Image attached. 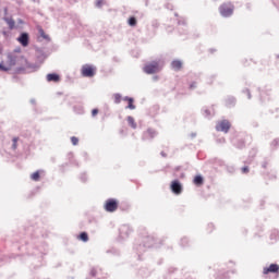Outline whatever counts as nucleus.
I'll use <instances>...</instances> for the list:
<instances>
[{
  "instance_id": "17",
  "label": "nucleus",
  "mask_w": 279,
  "mask_h": 279,
  "mask_svg": "<svg viewBox=\"0 0 279 279\" xmlns=\"http://www.w3.org/2000/svg\"><path fill=\"white\" fill-rule=\"evenodd\" d=\"M81 241H84V243H86V241H88V234L86 232L81 233L80 235Z\"/></svg>"
},
{
  "instance_id": "2",
  "label": "nucleus",
  "mask_w": 279,
  "mask_h": 279,
  "mask_svg": "<svg viewBox=\"0 0 279 279\" xmlns=\"http://www.w3.org/2000/svg\"><path fill=\"white\" fill-rule=\"evenodd\" d=\"M234 12V7L232 4H222L220 7V14L221 16H232V13Z\"/></svg>"
},
{
  "instance_id": "24",
  "label": "nucleus",
  "mask_w": 279,
  "mask_h": 279,
  "mask_svg": "<svg viewBox=\"0 0 279 279\" xmlns=\"http://www.w3.org/2000/svg\"><path fill=\"white\" fill-rule=\"evenodd\" d=\"M98 113H99V110L93 109V111H92V116H93V117H96V114H98Z\"/></svg>"
},
{
  "instance_id": "16",
  "label": "nucleus",
  "mask_w": 279,
  "mask_h": 279,
  "mask_svg": "<svg viewBox=\"0 0 279 279\" xmlns=\"http://www.w3.org/2000/svg\"><path fill=\"white\" fill-rule=\"evenodd\" d=\"M4 21L8 23L10 29H14V20H12V19H4Z\"/></svg>"
},
{
  "instance_id": "10",
  "label": "nucleus",
  "mask_w": 279,
  "mask_h": 279,
  "mask_svg": "<svg viewBox=\"0 0 279 279\" xmlns=\"http://www.w3.org/2000/svg\"><path fill=\"white\" fill-rule=\"evenodd\" d=\"M47 82H60V76L58 74H48Z\"/></svg>"
},
{
  "instance_id": "27",
  "label": "nucleus",
  "mask_w": 279,
  "mask_h": 279,
  "mask_svg": "<svg viewBox=\"0 0 279 279\" xmlns=\"http://www.w3.org/2000/svg\"><path fill=\"white\" fill-rule=\"evenodd\" d=\"M248 171H250V169L247 167L242 168L243 173H247Z\"/></svg>"
},
{
  "instance_id": "15",
  "label": "nucleus",
  "mask_w": 279,
  "mask_h": 279,
  "mask_svg": "<svg viewBox=\"0 0 279 279\" xmlns=\"http://www.w3.org/2000/svg\"><path fill=\"white\" fill-rule=\"evenodd\" d=\"M32 180H34L35 182H38V180H40V172L36 171L31 175Z\"/></svg>"
},
{
  "instance_id": "26",
  "label": "nucleus",
  "mask_w": 279,
  "mask_h": 279,
  "mask_svg": "<svg viewBox=\"0 0 279 279\" xmlns=\"http://www.w3.org/2000/svg\"><path fill=\"white\" fill-rule=\"evenodd\" d=\"M147 134H149L150 136H154V134H156V132L154 130H148Z\"/></svg>"
},
{
  "instance_id": "5",
  "label": "nucleus",
  "mask_w": 279,
  "mask_h": 279,
  "mask_svg": "<svg viewBox=\"0 0 279 279\" xmlns=\"http://www.w3.org/2000/svg\"><path fill=\"white\" fill-rule=\"evenodd\" d=\"M117 208H118L117 201H114V199L107 201V203L105 205V210H107V213H114V210H117Z\"/></svg>"
},
{
  "instance_id": "14",
  "label": "nucleus",
  "mask_w": 279,
  "mask_h": 279,
  "mask_svg": "<svg viewBox=\"0 0 279 279\" xmlns=\"http://www.w3.org/2000/svg\"><path fill=\"white\" fill-rule=\"evenodd\" d=\"M128 123L133 128V130H136V122H134V118L131 116L128 117Z\"/></svg>"
},
{
  "instance_id": "1",
  "label": "nucleus",
  "mask_w": 279,
  "mask_h": 279,
  "mask_svg": "<svg viewBox=\"0 0 279 279\" xmlns=\"http://www.w3.org/2000/svg\"><path fill=\"white\" fill-rule=\"evenodd\" d=\"M160 69H161L160 64L156 61H153L151 63H148L144 66V72H146L147 75H151L154 73H158Z\"/></svg>"
},
{
  "instance_id": "6",
  "label": "nucleus",
  "mask_w": 279,
  "mask_h": 279,
  "mask_svg": "<svg viewBox=\"0 0 279 279\" xmlns=\"http://www.w3.org/2000/svg\"><path fill=\"white\" fill-rule=\"evenodd\" d=\"M17 41L22 45V47H27V45H29V35L27 33H22L17 38Z\"/></svg>"
},
{
  "instance_id": "21",
  "label": "nucleus",
  "mask_w": 279,
  "mask_h": 279,
  "mask_svg": "<svg viewBox=\"0 0 279 279\" xmlns=\"http://www.w3.org/2000/svg\"><path fill=\"white\" fill-rule=\"evenodd\" d=\"M114 99H116V104H120L121 102V95L116 94Z\"/></svg>"
},
{
  "instance_id": "23",
  "label": "nucleus",
  "mask_w": 279,
  "mask_h": 279,
  "mask_svg": "<svg viewBox=\"0 0 279 279\" xmlns=\"http://www.w3.org/2000/svg\"><path fill=\"white\" fill-rule=\"evenodd\" d=\"M101 5H104V0H97L96 1V7L101 8Z\"/></svg>"
},
{
  "instance_id": "8",
  "label": "nucleus",
  "mask_w": 279,
  "mask_h": 279,
  "mask_svg": "<svg viewBox=\"0 0 279 279\" xmlns=\"http://www.w3.org/2000/svg\"><path fill=\"white\" fill-rule=\"evenodd\" d=\"M279 270L278 264H271L268 268H264V274H276Z\"/></svg>"
},
{
  "instance_id": "12",
  "label": "nucleus",
  "mask_w": 279,
  "mask_h": 279,
  "mask_svg": "<svg viewBox=\"0 0 279 279\" xmlns=\"http://www.w3.org/2000/svg\"><path fill=\"white\" fill-rule=\"evenodd\" d=\"M8 60H9V66H14L16 64V57L12 54H8Z\"/></svg>"
},
{
  "instance_id": "20",
  "label": "nucleus",
  "mask_w": 279,
  "mask_h": 279,
  "mask_svg": "<svg viewBox=\"0 0 279 279\" xmlns=\"http://www.w3.org/2000/svg\"><path fill=\"white\" fill-rule=\"evenodd\" d=\"M0 70L1 71H10V66L3 65V63H0Z\"/></svg>"
},
{
  "instance_id": "28",
  "label": "nucleus",
  "mask_w": 279,
  "mask_h": 279,
  "mask_svg": "<svg viewBox=\"0 0 279 279\" xmlns=\"http://www.w3.org/2000/svg\"><path fill=\"white\" fill-rule=\"evenodd\" d=\"M28 69H34V71H37L38 66H36V65H28Z\"/></svg>"
},
{
  "instance_id": "13",
  "label": "nucleus",
  "mask_w": 279,
  "mask_h": 279,
  "mask_svg": "<svg viewBox=\"0 0 279 279\" xmlns=\"http://www.w3.org/2000/svg\"><path fill=\"white\" fill-rule=\"evenodd\" d=\"M194 184H196L197 186H199L201 184H204V178H202V175H196L194 178Z\"/></svg>"
},
{
  "instance_id": "22",
  "label": "nucleus",
  "mask_w": 279,
  "mask_h": 279,
  "mask_svg": "<svg viewBox=\"0 0 279 279\" xmlns=\"http://www.w3.org/2000/svg\"><path fill=\"white\" fill-rule=\"evenodd\" d=\"M71 141L73 145H77V143H80V140H77L75 136L71 137Z\"/></svg>"
},
{
  "instance_id": "29",
  "label": "nucleus",
  "mask_w": 279,
  "mask_h": 279,
  "mask_svg": "<svg viewBox=\"0 0 279 279\" xmlns=\"http://www.w3.org/2000/svg\"><path fill=\"white\" fill-rule=\"evenodd\" d=\"M34 3H40V0H32Z\"/></svg>"
},
{
  "instance_id": "9",
  "label": "nucleus",
  "mask_w": 279,
  "mask_h": 279,
  "mask_svg": "<svg viewBox=\"0 0 279 279\" xmlns=\"http://www.w3.org/2000/svg\"><path fill=\"white\" fill-rule=\"evenodd\" d=\"M171 66L174 71H180L182 69V61L174 60L172 61Z\"/></svg>"
},
{
  "instance_id": "18",
  "label": "nucleus",
  "mask_w": 279,
  "mask_h": 279,
  "mask_svg": "<svg viewBox=\"0 0 279 279\" xmlns=\"http://www.w3.org/2000/svg\"><path fill=\"white\" fill-rule=\"evenodd\" d=\"M129 25H130L131 27H134V26L136 25V19H135V17H131V19L129 20Z\"/></svg>"
},
{
  "instance_id": "25",
  "label": "nucleus",
  "mask_w": 279,
  "mask_h": 279,
  "mask_svg": "<svg viewBox=\"0 0 279 279\" xmlns=\"http://www.w3.org/2000/svg\"><path fill=\"white\" fill-rule=\"evenodd\" d=\"M19 138H13V149H16V143H17Z\"/></svg>"
},
{
  "instance_id": "3",
  "label": "nucleus",
  "mask_w": 279,
  "mask_h": 279,
  "mask_svg": "<svg viewBox=\"0 0 279 279\" xmlns=\"http://www.w3.org/2000/svg\"><path fill=\"white\" fill-rule=\"evenodd\" d=\"M217 132H225V134H228L230 130V122L228 120H222L216 125Z\"/></svg>"
},
{
  "instance_id": "19",
  "label": "nucleus",
  "mask_w": 279,
  "mask_h": 279,
  "mask_svg": "<svg viewBox=\"0 0 279 279\" xmlns=\"http://www.w3.org/2000/svg\"><path fill=\"white\" fill-rule=\"evenodd\" d=\"M39 34L41 38H45V40L49 39V36L45 34V31L43 28L39 29Z\"/></svg>"
},
{
  "instance_id": "11",
  "label": "nucleus",
  "mask_w": 279,
  "mask_h": 279,
  "mask_svg": "<svg viewBox=\"0 0 279 279\" xmlns=\"http://www.w3.org/2000/svg\"><path fill=\"white\" fill-rule=\"evenodd\" d=\"M124 101H129L128 108H129L130 110H135V109H136V107L133 105V104H134V99H133V98L125 97V98H124Z\"/></svg>"
},
{
  "instance_id": "30",
  "label": "nucleus",
  "mask_w": 279,
  "mask_h": 279,
  "mask_svg": "<svg viewBox=\"0 0 279 279\" xmlns=\"http://www.w3.org/2000/svg\"><path fill=\"white\" fill-rule=\"evenodd\" d=\"M247 95H248V99H252V95L250 94V92H247Z\"/></svg>"
},
{
  "instance_id": "4",
  "label": "nucleus",
  "mask_w": 279,
  "mask_h": 279,
  "mask_svg": "<svg viewBox=\"0 0 279 279\" xmlns=\"http://www.w3.org/2000/svg\"><path fill=\"white\" fill-rule=\"evenodd\" d=\"M83 77H93L95 75V68L90 65H84L82 68Z\"/></svg>"
},
{
  "instance_id": "7",
  "label": "nucleus",
  "mask_w": 279,
  "mask_h": 279,
  "mask_svg": "<svg viewBox=\"0 0 279 279\" xmlns=\"http://www.w3.org/2000/svg\"><path fill=\"white\" fill-rule=\"evenodd\" d=\"M171 191L172 193H174L175 195H180V193H182V184H180L179 181H173L171 183Z\"/></svg>"
}]
</instances>
